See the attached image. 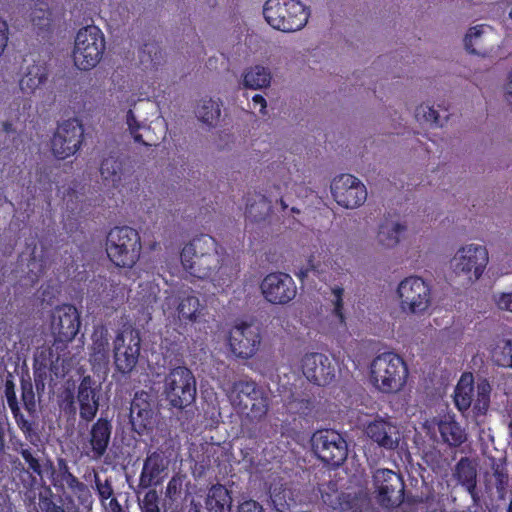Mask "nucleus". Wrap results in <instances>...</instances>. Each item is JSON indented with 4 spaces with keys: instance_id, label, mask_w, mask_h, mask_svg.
<instances>
[{
    "instance_id": "c03bdc74",
    "label": "nucleus",
    "mask_w": 512,
    "mask_h": 512,
    "mask_svg": "<svg viewBox=\"0 0 512 512\" xmlns=\"http://www.w3.org/2000/svg\"><path fill=\"white\" fill-rule=\"evenodd\" d=\"M17 452L22 456L25 463L28 465V470L32 474H35V475L39 476L40 478H42L43 477V469L40 464V460H39V458L34 456L32 450L29 447H27L26 444L21 442L20 448L17 449Z\"/></svg>"
},
{
    "instance_id": "4be33fe9",
    "label": "nucleus",
    "mask_w": 512,
    "mask_h": 512,
    "mask_svg": "<svg viewBox=\"0 0 512 512\" xmlns=\"http://www.w3.org/2000/svg\"><path fill=\"white\" fill-rule=\"evenodd\" d=\"M169 459L161 450L148 453L139 476V487L148 489L161 485L167 477Z\"/></svg>"
},
{
    "instance_id": "4468645a",
    "label": "nucleus",
    "mask_w": 512,
    "mask_h": 512,
    "mask_svg": "<svg viewBox=\"0 0 512 512\" xmlns=\"http://www.w3.org/2000/svg\"><path fill=\"white\" fill-rule=\"evenodd\" d=\"M373 485L381 506L393 508L403 502L405 484L400 474L390 469H378L373 474Z\"/></svg>"
},
{
    "instance_id": "603ef678",
    "label": "nucleus",
    "mask_w": 512,
    "mask_h": 512,
    "mask_svg": "<svg viewBox=\"0 0 512 512\" xmlns=\"http://www.w3.org/2000/svg\"><path fill=\"white\" fill-rule=\"evenodd\" d=\"M78 500L79 504L85 508H91L94 502L92 493L89 487L83 482L71 492Z\"/></svg>"
},
{
    "instance_id": "09e8293b",
    "label": "nucleus",
    "mask_w": 512,
    "mask_h": 512,
    "mask_svg": "<svg viewBox=\"0 0 512 512\" xmlns=\"http://www.w3.org/2000/svg\"><path fill=\"white\" fill-rule=\"evenodd\" d=\"M51 13L47 9L35 8L31 13V21L39 31H49L51 28Z\"/></svg>"
},
{
    "instance_id": "1a4fd4ad",
    "label": "nucleus",
    "mask_w": 512,
    "mask_h": 512,
    "mask_svg": "<svg viewBox=\"0 0 512 512\" xmlns=\"http://www.w3.org/2000/svg\"><path fill=\"white\" fill-rule=\"evenodd\" d=\"M315 455L324 463L338 467L348 456V444L341 433L334 429H321L311 437Z\"/></svg>"
},
{
    "instance_id": "c85d7f7f",
    "label": "nucleus",
    "mask_w": 512,
    "mask_h": 512,
    "mask_svg": "<svg viewBox=\"0 0 512 512\" xmlns=\"http://www.w3.org/2000/svg\"><path fill=\"white\" fill-rule=\"evenodd\" d=\"M275 196L255 193L247 198L245 216L252 222H260L268 218L272 211V200Z\"/></svg>"
},
{
    "instance_id": "de8ad7c7",
    "label": "nucleus",
    "mask_w": 512,
    "mask_h": 512,
    "mask_svg": "<svg viewBox=\"0 0 512 512\" xmlns=\"http://www.w3.org/2000/svg\"><path fill=\"white\" fill-rule=\"evenodd\" d=\"M483 34V26L477 25L470 28L464 38V46L467 52L474 55H480L481 52L477 50Z\"/></svg>"
},
{
    "instance_id": "a211bd4d",
    "label": "nucleus",
    "mask_w": 512,
    "mask_h": 512,
    "mask_svg": "<svg viewBox=\"0 0 512 512\" xmlns=\"http://www.w3.org/2000/svg\"><path fill=\"white\" fill-rule=\"evenodd\" d=\"M81 326L80 314L72 304L58 307L53 316L51 329L55 336V343L62 344L61 348L71 342L79 332ZM60 346L57 345V349Z\"/></svg>"
},
{
    "instance_id": "58836bf2",
    "label": "nucleus",
    "mask_w": 512,
    "mask_h": 512,
    "mask_svg": "<svg viewBox=\"0 0 512 512\" xmlns=\"http://www.w3.org/2000/svg\"><path fill=\"white\" fill-rule=\"evenodd\" d=\"M491 386L487 380L477 384V396L473 398V412L476 416L485 415L490 405Z\"/></svg>"
},
{
    "instance_id": "cd10ccee",
    "label": "nucleus",
    "mask_w": 512,
    "mask_h": 512,
    "mask_svg": "<svg viewBox=\"0 0 512 512\" xmlns=\"http://www.w3.org/2000/svg\"><path fill=\"white\" fill-rule=\"evenodd\" d=\"M221 252H225V249L218 245L215 238L207 234H201L183 247L180 258L181 261L190 262V259L198 255L206 256Z\"/></svg>"
},
{
    "instance_id": "4c0bfd02",
    "label": "nucleus",
    "mask_w": 512,
    "mask_h": 512,
    "mask_svg": "<svg viewBox=\"0 0 512 512\" xmlns=\"http://www.w3.org/2000/svg\"><path fill=\"white\" fill-rule=\"evenodd\" d=\"M197 117L199 120L209 126H213L221 115L220 103L212 98L203 99L197 107Z\"/></svg>"
},
{
    "instance_id": "6e6552de",
    "label": "nucleus",
    "mask_w": 512,
    "mask_h": 512,
    "mask_svg": "<svg viewBox=\"0 0 512 512\" xmlns=\"http://www.w3.org/2000/svg\"><path fill=\"white\" fill-rule=\"evenodd\" d=\"M105 51V38L95 25L81 28L75 37L73 61L80 70L94 68L102 59Z\"/></svg>"
},
{
    "instance_id": "bb28decb",
    "label": "nucleus",
    "mask_w": 512,
    "mask_h": 512,
    "mask_svg": "<svg viewBox=\"0 0 512 512\" xmlns=\"http://www.w3.org/2000/svg\"><path fill=\"white\" fill-rule=\"evenodd\" d=\"M442 484L437 483L436 486L423 482L418 494L416 495V501L419 504H423L425 512H469L468 510H453L448 511L446 509V495L441 491Z\"/></svg>"
},
{
    "instance_id": "3c124183",
    "label": "nucleus",
    "mask_w": 512,
    "mask_h": 512,
    "mask_svg": "<svg viewBox=\"0 0 512 512\" xmlns=\"http://www.w3.org/2000/svg\"><path fill=\"white\" fill-rule=\"evenodd\" d=\"M332 294L334 296L332 300L334 305L333 314L338 318L341 324H345V315L343 311L344 289L340 286H335L332 288Z\"/></svg>"
},
{
    "instance_id": "dca6fc26",
    "label": "nucleus",
    "mask_w": 512,
    "mask_h": 512,
    "mask_svg": "<svg viewBox=\"0 0 512 512\" xmlns=\"http://www.w3.org/2000/svg\"><path fill=\"white\" fill-rule=\"evenodd\" d=\"M260 288L264 298L272 304H287L297 294V287L293 278L284 272L267 274L262 280Z\"/></svg>"
},
{
    "instance_id": "0eeeda50",
    "label": "nucleus",
    "mask_w": 512,
    "mask_h": 512,
    "mask_svg": "<svg viewBox=\"0 0 512 512\" xmlns=\"http://www.w3.org/2000/svg\"><path fill=\"white\" fill-rule=\"evenodd\" d=\"M163 395L172 408L182 410L192 404L196 397V380L186 366L169 370L163 381Z\"/></svg>"
},
{
    "instance_id": "f704fd0d",
    "label": "nucleus",
    "mask_w": 512,
    "mask_h": 512,
    "mask_svg": "<svg viewBox=\"0 0 512 512\" xmlns=\"http://www.w3.org/2000/svg\"><path fill=\"white\" fill-rule=\"evenodd\" d=\"M271 81L270 71L260 65L249 68L243 75V85L249 89H261L269 86Z\"/></svg>"
},
{
    "instance_id": "393cba45",
    "label": "nucleus",
    "mask_w": 512,
    "mask_h": 512,
    "mask_svg": "<svg viewBox=\"0 0 512 512\" xmlns=\"http://www.w3.org/2000/svg\"><path fill=\"white\" fill-rule=\"evenodd\" d=\"M4 393L8 407L11 410V413L18 428L21 430L27 441H29L32 444H35V442L38 440V434L35 430V423L34 421L25 418V416L21 412L16 396L15 384L12 379L6 380Z\"/></svg>"
},
{
    "instance_id": "0e129e2a",
    "label": "nucleus",
    "mask_w": 512,
    "mask_h": 512,
    "mask_svg": "<svg viewBox=\"0 0 512 512\" xmlns=\"http://www.w3.org/2000/svg\"><path fill=\"white\" fill-rule=\"evenodd\" d=\"M252 105H253V108L254 109H259V112L263 115L266 114V107H267V102L265 100V98L260 95V94H256L252 97Z\"/></svg>"
},
{
    "instance_id": "ddd939ff",
    "label": "nucleus",
    "mask_w": 512,
    "mask_h": 512,
    "mask_svg": "<svg viewBox=\"0 0 512 512\" xmlns=\"http://www.w3.org/2000/svg\"><path fill=\"white\" fill-rule=\"evenodd\" d=\"M84 137L82 123L76 119L63 121L51 139V149L58 159H66L74 155L81 147Z\"/></svg>"
},
{
    "instance_id": "f3484780",
    "label": "nucleus",
    "mask_w": 512,
    "mask_h": 512,
    "mask_svg": "<svg viewBox=\"0 0 512 512\" xmlns=\"http://www.w3.org/2000/svg\"><path fill=\"white\" fill-rule=\"evenodd\" d=\"M228 343L237 358L249 359L256 354L261 343L259 328L246 322L235 325L230 330Z\"/></svg>"
},
{
    "instance_id": "7ed1b4c3",
    "label": "nucleus",
    "mask_w": 512,
    "mask_h": 512,
    "mask_svg": "<svg viewBox=\"0 0 512 512\" xmlns=\"http://www.w3.org/2000/svg\"><path fill=\"white\" fill-rule=\"evenodd\" d=\"M142 251L138 231L129 226H116L106 237V253L117 267L132 268L140 258Z\"/></svg>"
},
{
    "instance_id": "b1692460",
    "label": "nucleus",
    "mask_w": 512,
    "mask_h": 512,
    "mask_svg": "<svg viewBox=\"0 0 512 512\" xmlns=\"http://www.w3.org/2000/svg\"><path fill=\"white\" fill-rule=\"evenodd\" d=\"M130 422L132 428L139 435H143L153 427L154 410L151 396L146 391H137L130 405Z\"/></svg>"
},
{
    "instance_id": "a878e982",
    "label": "nucleus",
    "mask_w": 512,
    "mask_h": 512,
    "mask_svg": "<svg viewBox=\"0 0 512 512\" xmlns=\"http://www.w3.org/2000/svg\"><path fill=\"white\" fill-rule=\"evenodd\" d=\"M453 477L471 496L473 505L478 506L480 497L477 491V469L468 457H462L455 465Z\"/></svg>"
},
{
    "instance_id": "a18cd8bd",
    "label": "nucleus",
    "mask_w": 512,
    "mask_h": 512,
    "mask_svg": "<svg viewBox=\"0 0 512 512\" xmlns=\"http://www.w3.org/2000/svg\"><path fill=\"white\" fill-rule=\"evenodd\" d=\"M108 346L107 332L104 330L100 332L95 331L92 335L91 355L96 359L105 357L108 352Z\"/></svg>"
},
{
    "instance_id": "9b49d317",
    "label": "nucleus",
    "mask_w": 512,
    "mask_h": 512,
    "mask_svg": "<svg viewBox=\"0 0 512 512\" xmlns=\"http://www.w3.org/2000/svg\"><path fill=\"white\" fill-rule=\"evenodd\" d=\"M488 251L482 245L469 244L461 247L451 261L453 272L469 281L478 280L488 264Z\"/></svg>"
},
{
    "instance_id": "bf43d9fd",
    "label": "nucleus",
    "mask_w": 512,
    "mask_h": 512,
    "mask_svg": "<svg viewBox=\"0 0 512 512\" xmlns=\"http://www.w3.org/2000/svg\"><path fill=\"white\" fill-rule=\"evenodd\" d=\"M495 301L499 309L512 312V291L501 293Z\"/></svg>"
},
{
    "instance_id": "4d7b16f0",
    "label": "nucleus",
    "mask_w": 512,
    "mask_h": 512,
    "mask_svg": "<svg viewBox=\"0 0 512 512\" xmlns=\"http://www.w3.org/2000/svg\"><path fill=\"white\" fill-rule=\"evenodd\" d=\"M149 295L147 298L143 297V303H141V306L143 309H149L153 308L156 300H157V293L159 291L158 287L156 285L149 284L147 285Z\"/></svg>"
},
{
    "instance_id": "8fccbe9b",
    "label": "nucleus",
    "mask_w": 512,
    "mask_h": 512,
    "mask_svg": "<svg viewBox=\"0 0 512 512\" xmlns=\"http://www.w3.org/2000/svg\"><path fill=\"white\" fill-rule=\"evenodd\" d=\"M59 477L66 483L68 489L73 492L82 482L70 471L67 464L61 460L59 462Z\"/></svg>"
},
{
    "instance_id": "9d476101",
    "label": "nucleus",
    "mask_w": 512,
    "mask_h": 512,
    "mask_svg": "<svg viewBox=\"0 0 512 512\" xmlns=\"http://www.w3.org/2000/svg\"><path fill=\"white\" fill-rule=\"evenodd\" d=\"M400 307L403 312L421 314L431 304V287L419 276L403 279L397 288Z\"/></svg>"
},
{
    "instance_id": "20e7f679",
    "label": "nucleus",
    "mask_w": 512,
    "mask_h": 512,
    "mask_svg": "<svg viewBox=\"0 0 512 512\" xmlns=\"http://www.w3.org/2000/svg\"><path fill=\"white\" fill-rule=\"evenodd\" d=\"M263 16L272 28L289 33L301 30L307 24L310 11L299 0H267Z\"/></svg>"
},
{
    "instance_id": "39448f33",
    "label": "nucleus",
    "mask_w": 512,
    "mask_h": 512,
    "mask_svg": "<svg viewBox=\"0 0 512 512\" xmlns=\"http://www.w3.org/2000/svg\"><path fill=\"white\" fill-rule=\"evenodd\" d=\"M232 404L244 421L259 423L269 410L266 391L253 380H238L233 383Z\"/></svg>"
},
{
    "instance_id": "a19ab883",
    "label": "nucleus",
    "mask_w": 512,
    "mask_h": 512,
    "mask_svg": "<svg viewBox=\"0 0 512 512\" xmlns=\"http://www.w3.org/2000/svg\"><path fill=\"white\" fill-rule=\"evenodd\" d=\"M21 399L23 406L31 418L36 414V401L31 379L21 378Z\"/></svg>"
},
{
    "instance_id": "2eb2a0df",
    "label": "nucleus",
    "mask_w": 512,
    "mask_h": 512,
    "mask_svg": "<svg viewBox=\"0 0 512 512\" xmlns=\"http://www.w3.org/2000/svg\"><path fill=\"white\" fill-rule=\"evenodd\" d=\"M331 193L336 203L347 209L357 208L367 199L365 185L351 174H342L334 178Z\"/></svg>"
},
{
    "instance_id": "5701e85b",
    "label": "nucleus",
    "mask_w": 512,
    "mask_h": 512,
    "mask_svg": "<svg viewBox=\"0 0 512 512\" xmlns=\"http://www.w3.org/2000/svg\"><path fill=\"white\" fill-rule=\"evenodd\" d=\"M367 437L385 450H395L399 446L401 433L390 419L378 417L371 421L366 429Z\"/></svg>"
},
{
    "instance_id": "f03ea898",
    "label": "nucleus",
    "mask_w": 512,
    "mask_h": 512,
    "mask_svg": "<svg viewBox=\"0 0 512 512\" xmlns=\"http://www.w3.org/2000/svg\"><path fill=\"white\" fill-rule=\"evenodd\" d=\"M184 269L199 279H209L214 285L229 286L238 269L226 252L198 255L190 262L181 261Z\"/></svg>"
},
{
    "instance_id": "e433bc0d",
    "label": "nucleus",
    "mask_w": 512,
    "mask_h": 512,
    "mask_svg": "<svg viewBox=\"0 0 512 512\" xmlns=\"http://www.w3.org/2000/svg\"><path fill=\"white\" fill-rule=\"evenodd\" d=\"M492 361L499 367L512 368V339H501L491 350Z\"/></svg>"
},
{
    "instance_id": "e2e57ef3",
    "label": "nucleus",
    "mask_w": 512,
    "mask_h": 512,
    "mask_svg": "<svg viewBox=\"0 0 512 512\" xmlns=\"http://www.w3.org/2000/svg\"><path fill=\"white\" fill-rule=\"evenodd\" d=\"M103 507V512H127L118 499L116 497H111L108 501L105 502L104 505H101Z\"/></svg>"
},
{
    "instance_id": "423d86ee",
    "label": "nucleus",
    "mask_w": 512,
    "mask_h": 512,
    "mask_svg": "<svg viewBox=\"0 0 512 512\" xmlns=\"http://www.w3.org/2000/svg\"><path fill=\"white\" fill-rule=\"evenodd\" d=\"M101 397V384L90 375L83 376L77 387L76 396L71 390H66L62 399V407L66 413L76 412L79 407V417L87 423L96 417Z\"/></svg>"
},
{
    "instance_id": "72a5a7b5",
    "label": "nucleus",
    "mask_w": 512,
    "mask_h": 512,
    "mask_svg": "<svg viewBox=\"0 0 512 512\" xmlns=\"http://www.w3.org/2000/svg\"><path fill=\"white\" fill-rule=\"evenodd\" d=\"M405 230V225L398 222H391L386 219L379 226L378 240L381 245L387 248L395 247L399 243L400 236Z\"/></svg>"
},
{
    "instance_id": "79ce46f5",
    "label": "nucleus",
    "mask_w": 512,
    "mask_h": 512,
    "mask_svg": "<svg viewBox=\"0 0 512 512\" xmlns=\"http://www.w3.org/2000/svg\"><path fill=\"white\" fill-rule=\"evenodd\" d=\"M121 162L109 156L104 158L100 165V173L104 180L112 181L113 183L120 180Z\"/></svg>"
},
{
    "instance_id": "412c9836",
    "label": "nucleus",
    "mask_w": 512,
    "mask_h": 512,
    "mask_svg": "<svg viewBox=\"0 0 512 512\" xmlns=\"http://www.w3.org/2000/svg\"><path fill=\"white\" fill-rule=\"evenodd\" d=\"M113 424L107 417H99L90 427L85 454L94 460L101 459L107 452L110 444Z\"/></svg>"
},
{
    "instance_id": "49530a36",
    "label": "nucleus",
    "mask_w": 512,
    "mask_h": 512,
    "mask_svg": "<svg viewBox=\"0 0 512 512\" xmlns=\"http://www.w3.org/2000/svg\"><path fill=\"white\" fill-rule=\"evenodd\" d=\"M415 118L419 122H428L435 126H442L441 116L433 107L421 104L415 110Z\"/></svg>"
},
{
    "instance_id": "7c9ffc66",
    "label": "nucleus",
    "mask_w": 512,
    "mask_h": 512,
    "mask_svg": "<svg viewBox=\"0 0 512 512\" xmlns=\"http://www.w3.org/2000/svg\"><path fill=\"white\" fill-rule=\"evenodd\" d=\"M48 70L45 64H33L27 67L26 73L20 79L19 85L24 93H34L45 84Z\"/></svg>"
},
{
    "instance_id": "ea45409f",
    "label": "nucleus",
    "mask_w": 512,
    "mask_h": 512,
    "mask_svg": "<svg viewBox=\"0 0 512 512\" xmlns=\"http://www.w3.org/2000/svg\"><path fill=\"white\" fill-rule=\"evenodd\" d=\"M163 59L162 49L157 42L145 43L140 52V61L142 64L149 63L152 68H157Z\"/></svg>"
},
{
    "instance_id": "37998d69",
    "label": "nucleus",
    "mask_w": 512,
    "mask_h": 512,
    "mask_svg": "<svg viewBox=\"0 0 512 512\" xmlns=\"http://www.w3.org/2000/svg\"><path fill=\"white\" fill-rule=\"evenodd\" d=\"M94 490L98 496L101 505H104L111 497L114 496V488L111 477L104 480L94 471Z\"/></svg>"
},
{
    "instance_id": "5fc2aeb1",
    "label": "nucleus",
    "mask_w": 512,
    "mask_h": 512,
    "mask_svg": "<svg viewBox=\"0 0 512 512\" xmlns=\"http://www.w3.org/2000/svg\"><path fill=\"white\" fill-rule=\"evenodd\" d=\"M141 511L142 512H160L159 506H158V495L156 491L150 490L148 491L144 499L142 501L141 505Z\"/></svg>"
},
{
    "instance_id": "473e14b6",
    "label": "nucleus",
    "mask_w": 512,
    "mask_h": 512,
    "mask_svg": "<svg viewBox=\"0 0 512 512\" xmlns=\"http://www.w3.org/2000/svg\"><path fill=\"white\" fill-rule=\"evenodd\" d=\"M438 430L442 440L451 447H459L466 440V434L461 426L453 419L441 420Z\"/></svg>"
},
{
    "instance_id": "052dcab7",
    "label": "nucleus",
    "mask_w": 512,
    "mask_h": 512,
    "mask_svg": "<svg viewBox=\"0 0 512 512\" xmlns=\"http://www.w3.org/2000/svg\"><path fill=\"white\" fill-rule=\"evenodd\" d=\"M9 27L5 20L0 18V56L3 54L7 47L9 40Z\"/></svg>"
},
{
    "instance_id": "6ab92c4d",
    "label": "nucleus",
    "mask_w": 512,
    "mask_h": 512,
    "mask_svg": "<svg viewBox=\"0 0 512 512\" xmlns=\"http://www.w3.org/2000/svg\"><path fill=\"white\" fill-rule=\"evenodd\" d=\"M141 339L138 332L120 333L114 340V363L122 374L130 373L138 362Z\"/></svg>"
},
{
    "instance_id": "69168bd1",
    "label": "nucleus",
    "mask_w": 512,
    "mask_h": 512,
    "mask_svg": "<svg viewBox=\"0 0 512 512\" xmlns=\"http://www.w3.org/2000/svg\"><path fill=\"white\" fill-rule=\"evenodd\" d=\"M179 487H180V483L178 482V480L175 478H172L168 482L167 487H166L167 496H169L170 498L174 497L178 493Z\"/></svg>"
},
{
    "instance_id": "2f4dec72",
    "label": "nucleus",
    "mask_w": 512,
    "mask_h": 512,
    "mask_svg": "<svg viewBox=\"0 0 512 512\" xmlns=\"http://www.w3.org/2000/svg\"><path fill=\"white\" fill-rule=\"evenodd\" d=\"M474 386L472 374H463L456 385L454 402L458 410L467 411L473 403Z\"/></svg>"
},
{
    "instance_id": "c9c22d12",
    "label": "nucleus",
    "mask_w": 512,
    "mask_h": 512,
    "mask_svg": "<svg viewBox=\"0 0 512 512\" xmlns=\"http://www.w3.org/2000/svg\"><path fill=\"white\" fill-rule=\"evenodd\" d=\"M202 307L199 298L194 295L183 297L178 306L177 312L180 321L195 322L200 314Z\"/></svg>"
},
{
    "instance_id": "aec40b11",
    "label": "nucleus",
    "mask_w": 512,
    "mask_h": 512,
    "mask_svg": "<svg viewBox=\"0 0 512 512\" xmlns=\"http://www.w3.org/2000/svg\"><path fill=\"white\" fill-rule=\"evenodd\" d=\"M304 376L311 383L326 386L335 378V368L329 357L318 352L307 353L301 360Z\"/></svg>"
},
{
    "instance_id": "338daca9",
    "label": "nucleus",
    "mask_w": 512,
    "mask_h": 512,
    "mask_svg": "<svg viewBox=\"0 0 512 512\" xmlns=\"http://www.w3.org/2000/svg\"><path fill=\"white\" fill-rule=\"evenodd\" d=\"M506 101L512 106V71L508 76V83L506 85V93H505Z\"/></svg>"
},
{
    "instance_id": "6e6d98bb",
    "label": "nucleus",
    "mask_w": 512,
    "mask_h": 512,
    "mask_svg": "<svg viewBox=\"0 0 512 512\" xmlns=\"http://www.w3.org/2000/svg\"><path fill=\"white\" fill-rule=\"evenodd\" d=\"M48 361H49V366H52L53 360L49 359ZM47 366H48V363H45L43 368H41V367L34 368V373H33L34 384H35L37 392L44 391V389H45V380L47 378V371H46Z\"/></svg>"
},
{
    "instance_id": "13d9d810",
    "label": "nucleus",
    "mask_w": 512,
    "mask_h": 512,
    "mask_svg": "<svg viewBox=\"0 0 512 512\" xmlns=\"http://www.w3.org/2000/svg\"><path fill=\"white\" fill-rule=\"evenodd\" d=\"M237 512H265V510L257 501L249 499L239 504Z\"/></svg>"
},
{
    "instance_id": "f8f14e48",
    "label": "nucleus",
    "mask_w": 512,
    "mask_h": 512,
    "mask_svg": "<svg viewBox=\"0 0 512 512\" xmlns=\"http://www.w3.org/2000/svg\"><path fill=\"white\" fill-rule=\"evenodd\" d=\"M326 489L321 491V498L328 507L340 512H372L369 494L365 490L354 492H339L336 483L329 482Z\"/></svg>"
},
{
    "instance_id": "f257e3e1",
    "label": "nucleus",
    "mask_w": 512,
    "mask_h": 512,
    "mask_svg": "<svg viewBox=\"0 0 512 512\" xmlns=\"http://www.w3.org/2000/svg\"><path fill=\"white\" fill-rule=\"evenodd\" d=\"M408 373L406 362L394 352L379 354L370 364V382L384 394L401 391L407 382Z\"/></svg>"
},
{
    "instance_id": "774afa93",
    "label": "nucleus",
    "mask_w": 512,
    "mask_h": 512,
    "mask_svg": "<svg viewBox=\"0 0 512 512\" xmlns=\"http://www.w3.org/2000/svg\"><path fill=\"white\" fill-rule=\"evenodd\" d=\"M314 270H315V266L312 262V259H309L308 267H306L305 269H301L297 275L300 279H303L304 277H307L309 271H314Z\"/></svg>"
},
{
    "instance_id": "c756f323",
    "label": "nucleus",
    "mask_w": 512,
    "mask_h": 512,
    "mask_svg": "<svg viewBox=\"0 0 512 512\" xmlns=\"http://www.w3.org/2000/svg\"><path fill=\"white\" fill-rule=\"evenodd\" d=\"M231 492L222 484H215L209 489L206 498L208 512H231Z\"/></svg>"
},
{
    "instance_id": "864d4df0",
    "label": "nucleus",
    "mask_w": 512,
    "mask_h": 512,
    "mask_svg": "<svg viewBox=\"0 0 512 512\" xmlns=\"http://www.w3.org/2000/svg\"><path fill=\"white\" fill-rule=\"evenodd\" d=\"M126 118L129 131L134 141L139 144L147 145V143L144 142L142 135L139 133L141 124L138 122L131 109L127 112Z\"/></svg>"
},
{
    "instance_id": "680f3d73",
    "label": "nucleus",
    "mask_w": 512,
    "mask_h": 512,
    "mask_svg": "<svg viewBox=\"0 0 512 512\" xmlns=\"http://www.w3.org/2000/svg\"><path fill=\"white\" fill-rule=\"evenodd\" d=\"M494 477L498 490H503L508 485V474L503 469H500L499 466L494 469Z\"/></svg>"
}]
</instances>
